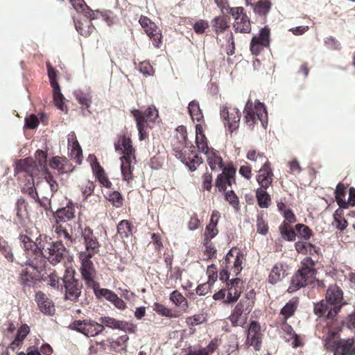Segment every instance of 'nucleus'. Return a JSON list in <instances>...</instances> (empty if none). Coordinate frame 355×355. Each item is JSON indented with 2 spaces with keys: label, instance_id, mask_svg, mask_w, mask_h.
Here are the masks:
<instances>
[{
  "label": "nucleus",
  "instance_id": "nucleus-1",
  "mask_svg": "<svg viewBox=\"0 0 355 355\" xmlns=\"http://www.w3.org/2000/svg\"><path fill=\"white\" fill-rule=\"evenodd\" d=\"M314 262L310 257L303 259L302 266L293 276L288 288L289 293H294L301 288L311 284L315 279Z\"/></svg>",
  "mask_w": 355,
  "mask_h": 355
},
{
  "label": "nucleus",
  "instance_id": "nucleus-2",
  "mask_svg": "<svg viewBox=\"0 0 355 355\" xmlns=\"http://www.w3.org/2000/svg\"><path fill=\"white\" fill-rule=\"evenodd\" d=\"M354 343V338L342 339L334 332L327 337L324 345L334 355H355Z\"/></svg>",
  "mask_w": 355,
  "mask_h": 355
},
{
  "label": "nucleus",
  "instance_id": "nucleus-3",
  "mask_svg": "<svg viewBox=\"0 0 355 355\" xmlns=\"http://www.w3.org/2000/svg\"><path fill=\"white\" fill-rule=\"evenodd\" d=\"M245 119L246 123L253 126L257 121H259L262 126L266 128L268 123V114L264 105L259 101L253 106L251 101H248L244 109Z\"/></svg>",
  "mask_w": 355,
  "mask_h": 355
},
{
  "label": "nucleus",
  "instance_id": "nucleus-4",
  "mask_svg": "<svg viewBox=\"0 0 355 355\" xmlns=\"http://www.w3.org/2000/svg\"><path fill=\"white\" fill-rule=\"evenodd\" d=\"M254 302L250 297H245L236 304L230 316L233 327H243L246 323L247 317L251 311Z\"/></svg>",
  "mask_w": 355,
  "mask_h": 355
},
{
  "label": "nucleus",
  "instance_id": "nucleus-5",
  "mask_svg": "<svg viewBox=\"0 0 355 355\" xmlns=\"http://www.w3.org/2000/svg\"><path fill=\"white\" fill-rule=\"evenodd\" d=\"M73 270H66V275L62 279L65 289V299L76 301L81 294L82 282L74 277Z\"/></svg>",
  "mask_w": 355,
  "mask_h": 355
},
{
  "label": "nucleus",
  "instance_id": "nucleus-6",
  "mask_svg": "<svg viewBox=\"0 0 355 355\" xmlns=\"http://www.w3.org/2000/svg\"><path fill=\"white\" fill-rule=\"evenodd\" d=\"M92 257H89L88 254H85V253L78 254V258L80 262V271L83 279L88 286L94 288L96 286L95 278L96 276V270L94 266L93 262L91 261Z\"/></svg>",
  "mask_w": 355,
  "mask_h": 355
},
{
  "label": "nucleus",
  "instance_id": "nucleus-7",
  "mask_svg": "<svg viewBox=\"0 0 355 355\" xmlns=\"http://www.w3.org/2000/svg\"><path fill=\"white\" fill-rule=\"evenodd\" d=\"M69 328L87 337L97 336L105 329V327L101 323L91 320H75L70 324Z\"/></svg>",
  "mask_w": 355,
  "mask_h": 355
},
{
  "label": "nucleus",
  "instance_id": "nucleus-8",
  "mask_svg": "<svg viewBox=\"0 0 355 355\" xmlns=\"http://www.w3.org/2000/svg\"><path fill=\"white\" fill-rule=\"evenodd\" d=\"M51 238L46 235H40L35 241L37 245V254L35 257L31 258L30 266L34 269H39L43 267L44 258L45 252L50 244L53 241H51Z\"/></svg>",
  "mask_w": 355,
  "mask_h": 355
},
{
  "label": "nucleus",
  "instance_id": "nucleus-9",
  "mask_svg": "<svg viewBox=\"0 0 355 355\" xmlns=\"http://www.w3.org/2000/svg\"><path fill=\"white\" fill-rule=\"evenodd\" d=\"M243 10L242 7L230 8V13L234 18L233 28L236 33H248L251 31L250 19Z\"/></svg>",
  "mask_w": 355,
  "mask_h": 355
},
{
  "label": "nucleus",
  "instance_id": "nucleus-10",
  "mask_svg": "<svg viewBox=\"0 0 355 355\" xmlns=\"http://www.w3.org/2000/svg\"><path fill=\"white\" fill-rule=\"evenodd\" d=\"M81 234L84 240L85 249L80 251L79 254L85 253L89 257H94L96 254H98L100 250V244L94 235L93 230L89 227H85L82 230Z\"/></svg>",
  "mask_w": 355,
  "mask_h": 355
},
{
  "label": "nucleus",
  "instance_id": "nucleus-11",
  "mask_svg": "<svg viewBox=\"0 0 355 355\" xmlns=\"http://www.w3.org/2000/svg\"><path fill=\"white\" fill-rule=\"evenodd\" d=\"M67 253V247L62 241L52 242L47 248L43 258H46L53 265H57L64 259Z\"/></svg>",
  "mask_w": 355,
  "mask_h": 355
},
{
  "label": "nucleus",
  "instance_id": "nucleus-12",
  "mask_svg": "<svg viewBox=\"0 0 355 355\" xmlns=\"http://www.w3.org/2000/svg\"><path fill=\"white\" fill-rule=\"evenodd\" d=\"M236 168L232 165H227L223 169L222 173L218 175L216 186L220 191H225L227 187H232L235 183Z\"/></svg>",
  "mask_w": 355,
  "mask_h": 355
},
{
  "label": "nucleus",
  "instance_id": "nucleus-13",
  "mask_svg": "<svg viewBox=\"0 0 355 355\" xmlns=\"http://www.w3.org/2000/svg\"><path fill=\"white\" fill-rule=\"evenodd\" d=\"M270 43V30L264 27L260 30L259 36H254L250 43V51L252 54L258 55L265 46Z\"/></svg>",
  "mask_w": 355,
  "mask_h": 355
},
{
  "label": "nucleus",
  "instance_id": "nucleus-14",
  "mask_svg": "<svg viewBox=\"0 0 355 355\" xmlns=\"http://www.w3.org/2000/svg\"><path fill=\"white\" fill-rule=\"evenodd\" d=\"M220 116L225 121V124L228 125L231 132L239 128L241 114L238 108L232 107H223L220 110Z\"/></svg>",
  "mask_w": 355,
  "mask_h": 355
},
{
  "label": "nucleus",
  "instance_id": "nucleus-15",
  "mask_svg": "<svg viewBox=\"0 0 355 355\" xmlns=\"http://www.w3.org/2000/svg\"><path fill=\"white\" fill-rule=\"evenodd\" d=\"M262 335L260 331V325L258 322L252 321L248 328L245 344L248 347L252 346L256 351H259L261 346Z\"/></svg>",
  "mask_w": 355,
  "mask_h": 355
},
{
  "label": "nucleus",
  "instance_id": "nucleus-16",
  "mask_svg": "<svg viewBox=\"0 0 355 355\" xmlns=\"http://www.w3.org/2000/svg\"><path fill=\"white\" fill-rule=\"evenodd\" d=\"M340 309L339 305H333L325 298L315 304L314 313L319 317L326 316L328 319H333Z\"/></svg>",
  "mask_w": 355,
  "mask_h": 355
},
{
  "label": "nucleus",
  "instance_id": "nucleus-17",
  "mask_svg": "<svg viewBox=\"0 0 355 355\" xmlns=\"http://www.w3.org/2000/svg\"><path fill=\"white\" fill-rule=\"evenodd\" d=\"M272 172L270 168V164L268 161L264 162L263 166L259 169L257 176V181L261 186V188L267 189L272 182Z\"/></svg>",
  "mask_w": 355,
  "mask_h": 355
},
{
  "label": "nucleus",
  "instance_id": "nucleus-18",
  "mask_svg": "<svg viewBox=\"0 0 355 355\" xmlns=\"http://www.w3.org/2000/svg\"><path fill=\"white\" fill-rule=\"evenodd\" d=\"M35 300L40 310L46 315H53L55 312L54 304L44 293L38 291L35 294Z\"/></svg>",
  "mask_w": 355,
  "mask_h": 355
},
{
  "label": "nucleus",
  "instance_id": "nucleus-19",
  "mask_svg": "<svg viewBox=\"0 0 355 355\" xmlns=\"http://www.w3.org/2000/svg\"><path fill=\"white\" fill-rule=\"evenodd\" d=\"M114 147L116 151L123 154L122 157L135 158L132 141L128 137L125 135L121 137L117 143H115Z\"/></svg>",
  "mask_w": 355,
  "mask_h": 355
},
{
  "label": "nucleus",
  "instance_id": "nucleus-20",
  "mask_svg": "<svg viewBox=\"0 0 355 355\" xmlns=\"http://www.w3.org/2000/svg\"><path fill=\"white\" fill-rule=\"evenodd\" d=\"M21 245L26 253L27 260L25 262L26 265L30 266L31 258L35 257L37 254V245L35 241L31 240L28 236L21 234L19 236Z\"/></svg>",
  "mask_w": 355,
  "mask_h": 355
},
{
  "label": "nucleus",
  "instance_id": "nucleus-21",
  "mask_svg": "<svg viewBox=\"0 0 355 355\" xmlns=\"http://www.w3.org/2000/svg\"><path fill=\"white\" fill-rule=\"evenodd\" d=\"M31 268H23L20 272L19 277V283L24 286L27 287L33 286L35 284L36 280V276L37 273L40 272V270L34 269L32 266H29Z\"/></svg>",
  "mask_w": 355,
  "mask_h": 355
},
{
  "label": "nucleus",
  "instance_id": "nucleus-22",
  "mask_svg": "<svg viewBox=\"0 0 355 355\" xmlns=\"http://www.w3.org/2000/svg\"><path fill=\"white\" fill-rule=\"evenodd\" d=\"M43 187L45 189H50V191L43 197L45 201H46V203L41 204L42 207L47 209L50 205V198L53 196V193L58 189V184L53 180L52 175L48 173L45 177V182L43 183Z\"/></svg>",
  "mask_w": 355,
  "mask_h": 355
},
{
  "label": "nucleus",
  "instance_id": "nucleus-23",
  "mask_svg": "<svg viewBox=\"0 0 355 355\" xmlns=\"http://www.w3.org/2000/svg\"><path fill=\"white\" fill-rule=\"evenodd\" d=\"M75 217V207L71 202H69L64 207L58 209L55 214L56 224L60 222H67Z\"/></svg>",
  "mask_w": 355,
  "mask_h": 355
},
{
  "label": "nucleus",
  "instance_id": "nucleus-24",
  "mask_svg": "<svg viewBox=\"0 0 355 355\" xmlns=\"http://www.w3.org/2000/svg\"><path fill=\"white\" fill-rule=\"evenodd\" d=\"M343 297V293L342 290L337 285L333 284L329 286L325 298L334 306L339 305L341 307Z\"/></svg>",
  "mask_w": 355,
  "mask_h": 355
},
{
  "label": "nucleus",
  "instance_id": "nucleus-25",
  "mask_svg": "<svg viewBox=\"0 0 355 355\" xmlns=\"http://www.w3.org/2000/svg\"><path fill=\"white\" fill-rule=\"evenodd\" d=\"M243 255L240 252H236V257L234 256V252L232 250H230L227 255L225 256V262L227 264L233 262L232 269L234 270V272L236 275H238L241 269H242V263H243Z\"/></svg>",
  "mask_w": 355,
  "mask_h": 355
},
{
  "label": "nucleus",
  "instance_id": "nucleus-26",
  "mask_svg": "<svg viewBox=\"0 0 355 355\" xmlns=\"http://www.w3.org/2000/svg\"><path fill=\"white\" fill-rule=\"evenodd\" d=\"M133 157H121V171L122 174V178L123 181H125L129 184L130 181L132 180V171L131 163Z\"/></svg>",
  "mask_w": 355,
  "mask_h": 355
},
{
  "label": "nucleus",
  "instance_id": "nucleus-27",
  "mask_svg": "<svg viewBox=\"0 0 355 355\" xmlns=\"http://www.w3.org/2000/svg\"><path fill=\"white\" fill-rule=\"evenodd\" d=\"M286 275L283 264L277 263L273 266L268 276V281L270 284H275L280 282Z\"/></svg>",
  "mask_w": 355,
  "mask_h": 355
},
{
  "label": "nucleus",
  "instance_id": "nucleus-28",
  "mask_svg": "<svg viewBox=\"0 0 355 355\" xmlns=\"http://www.w3.org/2000/svg\"><path fill=\"white\" fill-rule=\"evenodd\" d=\"M53 228L58 238H59L61 241H64L67 248H70L73 245V239L65 227L60 224H56L53 226Z\"/></svg>",
  "mask_w": 355,
  "mask_h": 355
},
{
  "label": "nucleus",
  "instance_id": "nucleus-29",
  "mask_svg": "<svg viewBox=\"0 0 355 355\" xmlns=\"http://www.w3.org/2000/svg\"><path fill=\"white\" fill-rule=\"evenodd\" d=\"M92 170L99 182L106 188H110L112 186L111 182L108 180L105 173L101 166L98 162L92 164Z\"/></svg>",
  "mask_w": 355,
  "mask_h": 355
},
{
  "label": "nucleus",
  "instance_id": "nucleus-30",
  "mask_svg": "<svg viewBox=\"0 0 355 355\" xmlns=\"http://www.w3.org/2000/svg\"><path fill=\"white\" fill-rule=\"evenodd\" d=\"M187 130L183 125L178 126L176 129V136L173 139L172 144L177 150L186 146Z\"/></svg>",
  "mask_w": 355,
  "mask_h": 355
},
{
  "label": "nucleus",
  "instance_id": "nucleus-31",
  "mask_svg": "<svg viewBox=\"0 0 355 355\" xmlns=\"http://www.w3.org/2000/svg\"><path fill=\"white\" fill-rule=\"evenodd\" d=\"M282 329L286 334V335L284 336L286 340L288 342L292 341L291 345L293 347H297L301 345L299 336L293 331L291 326L288 325L286 323H284L282 326Z\"/></svg>",
  "mask_w": 355,
  "mask_h": 355
},
{
  "label": "nucleus",
  "instance_id": "nucleus-32",
  "mask_svg": "<svg viewBox=\"0 0 355 355\" xmlns=\"http://www.w3.org/2000/svg\"><path fill=\"white\" fill-rule=\"evenodd\" d=\"M145 33L148 35V36L150 38V40L153 42V45L159 48L160 46V44L162 43V33L159 28L155 24V27L153 26H148V28L144 29Z\"/></svg>",
  "mask_w": 355,
  "mask_h": 355
},
{
  "label": "nucleus",
  "instance_id": "nucleus-33",
  "mask_svg": "<svg viewBox=\"0 0 355 355\" xmlns=\"http://www.w3.org/2000/svg\"><path fill=\"white\" fill-rule=\"evenodd\" d=\"M207 161L211 169L215 171L217 169H223V159L216 152L211 151L206 155Z\"/></svg>",
  "mask_w": 355,
  "mask_h": 355
},
{
  "label": "nucleus",
  "instance_id": "nucleus-34",
  "mask_svg": "<svg viewBox=\"0 0 355 355\" xmlns=\"http://www.w3.org/2000/svg\"><path fill=\"white\" fill-rule=\"evenodd\" d=\"M211 26L216 34L223 33L229 27V21L225 16H218L211 21Z\"/></svg>",
  "mask_w": 355,
  "mask_h": 355
},
{
  "label": "nucleus",
  "instance_id": "nucleus-35",
  "mask_svg": "<svg viewBox=\"0 0 355 355\" xmlns=\"http://www.w3.org/2000/svg\"><path fill=\"white\" fill-rule=\"evenodd\" d=\"M73 8L78 11H83L85 12V15L87 17L90 19H94L95 17V12L90 10L89 8L85 4V1L83 0H69Z\"/></svg>",
  "mask_w": 355,
  "mask_h": 355
},
{
  "label": "nucleus",
  "instance_id": "nucleus-36",
  "mask_svg": "<svg viewBox=\"0 0 355 355\" xmlns=\"http://www.w3.org/2000/svg\"><path fill=\"white\" fill-rule=\"evenodd\" d=\"M266 189L259 188L256 191V196L259 206L261 208H267L270 203V196L266 191Z\"/></svg>",
  "mask_w": 355,
  "mask_h": 355
},
{
  "label": "nucleus",
  "instance_id": "nucleus-37",
  "mask_svg": "<svg viewBox=\"0 0 355 355\" xmlns=\"http://www.w3.org/2000/svg\"><path fill=\"white\" fill-rule=\"evenodd\" d=\"M170 300L183 310L187 308V301L186 298L178 291H173L171 293Z\"/></svg>",
  "mask_w": 355,
  "mask_h": 355
},
{
  "label": "nucleus",
  "instance_id": "nucleus-38",
  "mask_svg": "<svg viewBox=\"0 0 355 355\" xmlns=\"http://www.w3.org/2000/svg\"><path fill=\"white\" fill-rule=\"evenodd\" d=\"M188 110L191 119L200 121L203 117L198 102L193 101L188 105Z\"/></svg>",
  "mask_w": 355,
  "mask_h": 355
},
{
  "label": "nucleus",
  "instance_id": "nucleus-39",
  "mask_svg": "<svg viewBox=\"0 0 355 355\" xmlns=\"http://www.w3.org/2000/svg\"><path fill=\"white\" fill-rule=\"evenodd\" d=\"M279 231L282 237L287 241H294L295 239V232L286 222H284L279 227Z\"/></svg>",
  "mask_w": 355,
  "mask_h": 355
},
{
  "label": "nucleus",
  "instance_id": "nucleus-40",
  "mask_svg": "<svg viewBox=\"0 0 355 355\" xmlns=\"http://www.w3.org/2000/svg\"><path fill=\"white\" fill-rule=\"evenodd\" d=\"M117 232L121 239L128 238L132 234L130 223L126 220H121L117 225Z\"/></svg>",
  "mask_w": 355,
  "mask_h": 355
},
{
  "label": "nucleus",
  "instance_id": "nucleus-41",
  "mask_svg": "<svg viewBox=\"0 0 355 355\" xmlns=\"http://www.w3.org/2000/svg\"><path fill=\"white\" fill-rule=\"evenodd\" d=\"M132 114L137 122V127L139 134V139L143 140L146 138V132L144 130L146 124H144V122H143L142 119L140 117L139 110H132Z\"/></svg>",
  "mask_w": 355,
  "mask_h": 355
},
{
  "label": "nucleus",
  "instance_id": "nucleus-42",
  "mask_svg": "<svg viewBox=\"0 0 355 355\" xmlns=\"http://www.w3.org/2000/svg\"><path fill=\"white\" fill-rule=\"evenodd\" d=\"M76 28L80 35L88 37L94 30V26L91 24L90 21H87L85 24L81 22L76 23Z\"/></svg>",
  "mask_w": 355,
  "mask_h": 355
},
{
  "label": "nucleus",
  "instance_id": "nucleus-43",
  "mask_svg": "<svg viewBox=\"0 0 355 355\" xmlns=\"http://www.w3.org/2000/svg\"><path fill=\"white\" fill-rule=\"evenodd\" d=\"M227 297L223 302L226 304H230L237 301L241 293V289L234 288V287H230V286H227Z\"/></svg>",
  "mask_w": 355,
  "mask_h": 355
},
{
  "label": "nucleus",
  "instance_id": "nucleus-44",
  "mask_svg": "<svg viewBox=\"0 0 355 355\" xmlns=\"http://www.w3.org/2000/svg\"><path fill=\"white\" fill-rule=\"evenodd\" d=\"M93 288L94 290L95 295L98 298L103 297L110 302L113 301L115 296L116 295V294L114 293L113 291L107 288L96 289L95 287Z\"/></svg>",
  "mask_w": 355,
  "mask_h": 355
},
{
  "label": "nucleus",
  "instance_id": "nucleus-45",
  "mask_svg": "<svg viewBox=\"0 0 355 355\" xmlns=\"http://www.w3.org/2000/svg\"><path fill=\"white\" fill-rule=\"evenodd\" d=\"M297 302L295 301L291 300L282 309L281 314L284 316V319L285 320L293 315L297 309Z\"/></svg>",
  "mask_w": 355,
  "mask_h": 355
},
{
  "label": "nucleus",
  "instance_id": "nucleus-46",
  "mask_svg": "<svg viewBox=\"0 0 355 355\" xmlns=\"http://www.w3.org/2000/svg\"><path fill=\"white\" fill-rule=\"evenodd\" d=\"M140 117L146 124L148 121L152 122L158 116L157 110L155 108L148 107L145 112L139 110Z\"/></svg>",
  "mask_w": 355,
  "mask_h": 355
},
{
  "label": "nucleus",
  "instance_id": "nucleus-47",
  "mask_svg": "<svg viewBox=\"0 0 355 355\" xmlns=\"http://www.w3.org/2000/svg\"><path fill=\"white\" fill-rule=\"evenodd\" d=\"M271 7V3L268 0H261L258 1L254 6V12L259 15H266Z\"/></svg>",
  "mask_w": 355,
  "mask_h": 355
},
{
  "label": "nucleus",
  "instance_id": "nucleus-48",
  "mask_svg": "<svg viewBox=\"0 0 355 355\" xmlns=\"http://www.w3.org/2000/svg\"><path fill=\"white\" fill-rule=\"evenodd\" d=\"M117 329L125 333L134 334L137 331V326L132 322L119 320Z\"/></svg>",
  "mask_w": 355,
  "mask_h": 355
},
{
  "label": "nucleus",
  "instance_id": "nucleus-49",
  "mask_svg": "<svg viewBox=\"0 0 355 355\" xmlns=\"http://www.w3.org/2000/svg\"><path fill=\"white\" fill-rule=\"evenodd\" d=\"M73 95L76 96V100L81 105H85L87 107L90 106L92 103V97L88 94H84L80 91H75Z\"/></svg>",
  "mask_w": 355,
  "mask_h": 355
},
{
  "label": "nucleus",
  "instance_id": "nucleus-50",
  "mask_svg": "<svg viewBox=\"0 0 355 355\" xmlns=\"http://www.w3.org/2000/svg\"><path fill=\"white\" fill-rule=\"evenodd\" d=\"M153 309L157 313H158L162 316H165V317H168V318L173 317L172 311L171 309H168L164 304L155 302V303H154V304L153 306Z\"/></svg>",
  "mask_w": 355,
  "mask_h": 355
},
{
  "label": "nucleus",
  "instance_id": "nucleus-51",
  "mask_svg": "<svg viewBox=\"0 0 355 355\" xmlns=\"http://www.w3.org/2000/svg\"><path fill=\"white\" fill-rule=\"evenodd\" d=\"M99 322L104 327L110 328L112 329H117L119 320H116L114 318L105 316L99 318Z\"/></svg>",
  "mask_w": 355,
  "mask_h": 355
},
{
  "label": "nucleus",
  "instance_id": "nucleus-52",
  "mask_svg": "<svg viewBox=\"0 0 355 355\" xmlns=\"http://www.w3.org/2000/svg\"><path fill=\"white\" fill-rule=\"evenodd\" d=\"M129 340V337L127 335H123L119 337L116 340L111 343L112 347L116 349L121 347L119 350L126 351L127 342Z\"/></svg>",
  "mask_w": 355,
  "mask_h": 355
},
{
  "label": "nucleus",
  "instance_id": "nucleus-53",
  "mask_svg": "<svg viewBox=\"0 0 355 355\" xmlns=\"http://www.w3.org/2000/svg\"><path fill=\"white\" fill-rule=\"evenodd\" d=\"M81 190L84 199H86L93 193L94 184L89 180H85L81 185Z\"/></svg>",
  "mask_w": 355,
  "mask_h": 355
},
{
  "label": "nucleus",
  "instance_id": "nucleus-54",
  "mask_svg": "<svg viewBox=\"0 0 355 355\" xmlns=\"http://www.w3.org/2000/svg\"><path fill=\"white\" fill-rule=\"evenodd\" d=\"M66 159L61 157H53L51 160L49 165L51 168L56 169L59 171L63 170Z\"/></svg>",
  "mask_w": 355,
  "mask_h": 355
},
{
  "label": "nucleus",
  "instance_id": "nucleus-55",
  "mask_svg": "<svg viewBox=\"0 0 355 355\" xmlns=\"http://www.w3.org/2000/svg\"><path fill=\"white\" fill-rule=\"evenodd\" d=\"M295 230L300 235V236L305 239H309L311 236V229L308 226L303 224H297L295 225Z\"/></svg>",
  "mask_w": 355,
  "mask_h": 355
},
{
  "label": "nucleus",
  "instance_id": "nucleus-56",
  "mask_svg": "<svg viewBox=\"0 0 355 355\" xmlns=\"http://www.w3.org/2000/svg\"><path fill=\"white\" fill-rule=\"evenodd\" d=\"M29 333V327L27 325H22L18 329L17 334L15 336V343H22L25 337Z\"/></svg>",
  "mask_w": 355,
  "mask_h": 355
},
{
  "label": "nucleus",
  "instance_id": "nucleus-57",
  "mask_svg": "<svg viewBox=\"0 0 355 355\" xmlns=\"http://www.w3.org/2000/svg\"><path fill=\"white\" fill-rule=\"evenodd\" d=\"M257 232L265 235L267 234L268 227V225L266 223V222L263 220L262 216H258L257 219Z\"/></svg>",
  "mask_w": 355,
  "mask_h": 355
},
{
  "label": "nucleus",
  "instance_id": "nucleus-58",
  "mask_svg": "<svg viewBox=\"0 0 355 355\" xmlns=\"http://www.w3.org/2000/svg\"><path fill=\"white\" fill-rule=\"evenodd\" d=\"M196 145L200 151L205 153V155H207L209 153L213 150V149H210L206 142H200V137L198 135V129L196 128Z\"/></svg>",
  "mask_w": 355,
  "mask_h": 355
},
{
  "label": "nucleus",
  "instance_id": "nucleus-59",
  "mask_svg": "<svg viewBox=\"0 0 355 355\" xmlns=\"http://www.w3.org/2000/svg\"><path fill=\"white\" fill-rule=\"evenodd\" d=\"M69 149L71 150V156L73 159H78L82 155V149L78 141H73Z\"/></svg>",
  "mask_w": 355,
  "mask_h": 355
},
{
  "label": "nucleus",
  "instance_id": "nucleus-60",
  "mask_svg": "<svg viewBox=\"0 0 355 355\" xmlns=\"http://www.w3.org/2000/svg\"><path fill=\"white\" fill-rule=\"evenodd\" d=\"M209 27L208 22L205 20L200 19L196 21L193 25V29L198 34H202L205 30Z\"/></svg>",
  "mask_w": 355,
  "mask_h": 355
},
{
  "label": "nucleus",
  "instance_id": "nucleus-61",
  "mask_svg": "<svg viewBox=\"0 0 355 355\" xmlns=\"http://www.w3.org/2000/svg\"><path fill=\"white\" fill-rule=\"evenodd\" d=\"M109 200L112 202L113 205L116 207H119L122 205L123 198L121 195L118 191H113L109 196Z\"/></svg>",
  "mask_w": 355,
  "mask_h": 355
},
{
  "label": "nucleus",
  "instance_id": "nucleus-62",
  "mask_svg": "<svg viewBox=\"0 0 355 355\" xmlns=\"http://www.w3.org/2000/svg\"><path fill=\"white\" fill-rule=\"evenodd\" d=\"M247 157L248 159L254 162H263L266 159V157L263 154L257 153L255 150H250L248 153Z\"/></svg>",
  "mask_w": 355,
  "mask_h": 355
},
{
  "label": "nucleus",
  "instance_id": "nucleus-63",
  "mask_svg": "<svg viewBox=\"0 0 355 355\" xmlns=\"http://www.w3.org/2000/svg\"><path fill=\"white\" fill-rule=\"evenodd\" d=\"M139 71L145 76H150L153 73V69L148 62H142L140 63Z\"/></svg>",
  "mask_w": 355,
  "mask_h": 355
},
{
  "label": "nucleus",
  "instance_id": "nucleus-64",
  "mask_svg": "<svg viewBox=\"0 0 355 355\" xmlns=\"http://www.w3.org/2000/svg\"><path fill=\"white\" fill-rule=\"evenodd\" d=\"M216 225L217 220L214 222V223H209L206 227L207 234L209 236L210 239H213L218 234Z\"/></svg>",
  "mask_w": 355,
  "mask_h": 355
}]
</instances>
